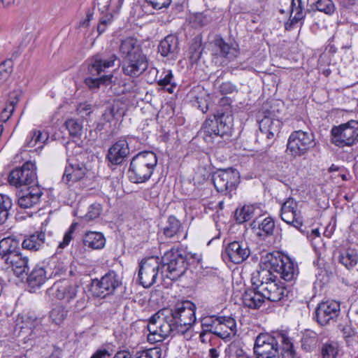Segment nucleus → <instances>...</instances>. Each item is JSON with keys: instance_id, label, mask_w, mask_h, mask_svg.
Returning <instances> with one entry per match:
<instances>
[{"instance_id": "obj_53", "label": "nucleus", "mask_w": 358, "mask_h": 358, "mask_svg": "<svg viewBox=\"0 0 358 358\" xmlns=\"http://www.w3.org/2000/svg\"><path fill=\"white\" fill-rule=\"evenodd\" d=\"M315 5L317 10L327 15H332L336 11V6L332 0H317Z\"/></svg>"}, {"instance_id": "obj_61", "label": "nucleus", "mask_w": 358, "mask_h": 358, "mask_svg": "<svg viewBox=\"0 0 358 358\" xmlns=\"http://www.w3.org/2000/svg\"><path fill=\"white\" fill-rule=\"evenodd\" d=\"M159 194L158 191L156 189L155 186H152L150 188L145 189L143 192V197L144 199L148 201L156 198Z\"/></svg>"}, {"instance_id": "obj_55", "label": "nucleus", "mask_w": 358, "mask_h": 358, "mask_svg": "<svg viewBox=\"0 0 358 358\" xmlns=\"http://www.w3.org/2000/svg\"><path fill=\"white\" fill-rule=\"evenodd\" d=\"M12 71V61L5 60L0 64V85L10 76Z\"/></svg>"}, {"instance_id": "obj_28", "label": "nucleus", "mask_w": 358, "mask_h": 358, "mask_svg": "<svg viewBox=\"0 0 358 358\" xmlns=\"http://www.w3.org/2000/svg\"><path fill=\"white\" fill-rule=\"evenodd\" d=\"M264 266V268L255 271L251 276L252 285L260 291L263 287L265 288L266 285L277 279L276 275L271 271L272 269L265 265Z\"/></svg>"}, {"instance_id": "obj_39", "label": "nucleus", "mask_w": 358, "mask_h": 358, "mask_svg": "<svg viewBox=\"0 0 358 358\" xmlns=\"http://www.w3.org/2000/svg\"><path fill=\"white\" fill-rule=\"evenodd\" d=\"M48 271L43 266L36 265L27 275V282L31 287H40L48 278Z\"/></svg>"}, {"instance_id": "obj_49", "label": "nucleus", "mask_w": 358, "mask_h": 358, "mask_svg": "<svg viewBox=\"0 0 358 358\" xmlns=\"http://www.w3.org/2000/svg\"><path fill=\"white\" fill-rule=\"evenodd\" d=\"M68 310L61 304L56 305L50 311V317L56 324L59 325L66 318Z\"/></svg>"}, {"instance_id": "obj_64", "label": "nucleus", "mask_w": 358, "mask_h": 358, "mask_svg": "<svg viewBox=\"0 0 358 358\" xmlns=\"http://www.w3.org/2000/svg\"><path fill=\"white\" fill-rule=\"evenodd\" d=\"M206 15L209 17L210 20H213L216 22H220L224 16L223 11L221 10H210Z\"/></svg>"}, {"instance_id": "obj_62", "label": "nucleus", "mask_w": 358, "mask_h": 358, "mask_svg": "<svg viewBox=\"0 0 358 358\" xmlns=\"http://www.w3.org/2000/svg\"><path fill=\"white\" fill-rule=\"evenodd\" d=\"M112 352L106 348L97 349L90 357V358H110Z\"/></svg>"}, {"instance_id": "obj_8", "label": "nucleus", "mask_w": 358, "mask_h": 358, "mask_svg": "<svg viewBox=\"0 0 358 358\" xmlns=\"http://www.w3.org/2000/svg\"><path fill=\"white\" fill-rule=\"evenodd\" d=\"M315 145L314 135L297 130L292 131L287 142L286 153L293 159L306 156Z\"/></svg>"}, {"instance_id": "obj_6", "label": "nucleus", "mask_w": 358, "mask_h": 358, "mask_svg": "<svg viewBox=\"0 0 358 358\" xmlns=\"http://www.w3.org/2000/svg\"><path fill=\"white\" fill-rule=\"evenodd\" d=\"M161 274L172 281L178 280L186 272L189 263L186 252L182 250L171 249L162 257Z\"/></svg>"}, {"instance_id": "obj_32", "label": "nucleus", "mask_w": 358, "mask_h": 358, "mask_svg": "<svg viewBox=\"0 0 358 358\" xmlns=\"http://www.w3.org/2000/svg\"><path fill=\"white\" fill-rule=\"evenodd\" d=\"M50 243L46 241L45 234L43 231H35L24 237L21 243L22 248L31 251H38L41 250L45 244Z\"/></svg>"}, {"instance_id": "obj_30", "label": "nucleus", "mask_w": 358, "mask_h": 358, "mask_svg": "<svg viewBox=\"0 0 358 358\" xmlns=\"http://www.w3.org/2000/svg\"><path fill=\"white\" fill-rule=\"evenodd\" d=\"M40 321L34 313H27L19 314L15 320L16 328L20 329V334H26L27 331L32 337L33 331L39 324Z\"/></svg>"}, {"instance_id": "obj_47", "label": "nucleus", "mask_w": 358, "mask_h": 358, "mask_svg": "<svg viewBox=\"0 0 358 358\" xmlns=\"http://www.w3.org/2000/svg\"><path fill=\"white\" fill-rule=\"evenodd\" d=\"M48 268L52 270L50 276H57L66 273L68 268L67 265L64 262L58 259L57 257L52 256L49 260Z\"/></svg>"}, {"instance_id": "obj_48", "label": "nucleus", "mask_w": 358, "mask_h": 358, "mask_svg": "<svg viewBox=\"0 0 358 358\" xmlns=\"http://www.w3.org/2000/svg\"><path fill=\"white\" fill-rule=\"evenodd\" d=\"M202 331L200 337L202 338L207 333H213L216 327L219 325V317L209 316L203 317L201 320Z\"/></svg>"}, {"instance_id": "obj_16", "label": "nucleus", "mask_w": 358, "mask_h": 358, "mask_svg": "<svg viewBox=\"0 0 358 358\" xmlns=\"http://www.w3.org/2000/svg\"><path fill=\"white\" fill-rule=\"evenodd\" d=\"M280 218L289 225L300 229L303 220L301 212L299 209V202L292 197L287 199L281 204Z\"/></svg>"}, {"instance_id": "obj_13", "label": "nucleus", "mask_w": 358, "mask_h": 358, "mask_svg": "<svg viewBox=\"0 0 358 358\" xmlns=\"http://www.w3.org/2000/svg\"><path fill=\"white\" fill-rule=\"evenodd\" d=\"M36 180V166L31 161L26 162L21 167L14 169L8 177L9 184L16 187L29 185Z\"/></svg>"}, {"instance_id": "obj_40", "label": "nucleus", "mask_w": 358, "mask_h": 358, "mask_svg": "<svg viewBox=\"0 0 358 358\" xmlns=\"http://www.w3.org/2000/svg\"><path fill=\"white\" fill-rule=\"evenodd\" d=\"M182 231V225L180 221L173 215H170L163 227V234L166 238H171L178 237Z\"/></svg>"}, {"instance_id": "obj_33", "label": "nucleus", "mask_w": 358, "mask_h": 358, "mask_svg": "<svg viewBox=\"0 0 358 358\" xmlns=\"http://www.w3.org/2000/svg\"><path fill=\"white\" fill-rule=\"evenodd\" d=\"M258 204H245L235 211L234 217L238 224H243L259 215Z\"/></svg>"}, {"instance_id": "obj_38", "label": "nucleus", "mask_w": 358, "mask_h": 358, "mask_svg": "<svg viewBox=\"0 0 358 358\" xmlns=\"http://www.w3.org/2000/svg\"><path fill=\"white\" fill-rule=\"evenodd\" d=\"M158 331L162 337V341L169 336L181 335L177 324L174 322L170 315L166 316L165 320L159 322Z\"/></svg>"}, {"instance_id": "obj_60", "label": "nucleus", "mask_w": 358, "mask_h": 358, "mask_svg": "<svg viewBox=\"0 0 358 358\" xmlns=\"http://www.w3.org/2000/svg\"><path fill=\"white\" fill-rule=\"evenodd\" d=\"M219 90L222 94H232L236 91V87L230 82H224L220 85Z\"/></svg>"}, {"instance_id": "obj_23", "label": "nucleus", "mask_w": 358, "mask_h": 358, "mask_svg": "<svg viewBox=\"0 0 358 358\" xmlns=\"http://www.w3.org/2000/svg\"><path fill=\"white\" fill-rule=\"evenodd\" d=\"M21 252L17 239L8 236L0 241V262L5 263Z\"/></svg>"}, {"instance_id": "obj_1", "label": "nucleus", "mask_w": 358, "mask_h": 358, "mask_svg": "<svg viewBox=\"0 0 358 358\" xmlns=\"http://www.w3.org/2000/svg\"><path fill=\"white\" fill-rule=\"evenodd\" d=\"M233 117L229 113L218 110L203 123L201 134L207 143L224 147L233 133Z\"/></svg>"}, {"instance_id": "obj_34", "label": "nucleus", "mask_w": 358, "mask_h": 358, "mask_svg": "<svg viewBox=\"0 0 358 358\" xmlns=\"http://www.w3.org/2000/svg\"><path fill=\"white\" fill-rule=\"evenodd\" d=\"M21 96L22 92L20 90H15L9 94L6 106L0 114V120L1 122H6L10 118Z\"/></svg>"}, {"instance_id": "obj_59", "label": "nucleus", "mask_w": 358, "mask_h": 358, "mask_svg": "<svg viewBox=\"0 0 358 358\" xmlns=\"http://www.w3.org/2000/svg\"><path fill=\"white\" fill-rule=\"evenodd\" d=\"M146 2L152 6L154 9L159 10L163 8H167L171 2V0H145Z\"/></svg>"}, {"instance_id": "obj_3", "label": "nucleus", "mask_w": 358, "mask_h": 358, "mask_svg": "<svg viewBox=\"0 0 358 358\" xmlns=\"http://www.w3.org/2000/svg\"><path fill=\"white\" fill-rule=\"evenodd\" d=\"M293 343L285 331H277L272 334H259L255 338L253 347L256 357L271 351L280 350L281 355H291Z\"/></svg>"}, {"instance_id": "obj_31", "label": "nucleus", "mask_w": 358, "mask_h": 358, "mask_svg": "<svg viewBox=\"0 0 358 358\" xmlns=\"http://www.w3.org/2000/svg\"><path fill=\"white\" fill-rule=\"evenodd\" d=\"M243 303L245 307L251 309L259 308L265 301L262 291L252 285L247 289L242 296Z\"/></svg>"}, {"instance_id": "obj_45", "label": "nucleus", "mask_w": 358, "mask_h": 358, "mask_svg": "<svg viewBox=\"0 0 358 358\" xmlns=\"http://www.w3.org/2000/svg\"><path fill=\"white\" fill-rule=\"evenodd\" d=\"M203 50L201 38L195 37L189 48V58L192 64L196 63L201 59Z\"/></svg>"}, {"instance_id": "obj_51", "label": "nucleus", "mask_w": 358, "mask_h": 358, "mask_svg": "<svg viewBox=\"0 0 358 358\" xmlns=\"http://www.w3.org/2000/svg\"><path fill=\"white\" fill-rule=\"evenodd\" d=\"M65 127L73 137H80L83 132V124L80 120L71 118L65 122Z\"/></svg>"}, {"instance_id": "obj_54", "label": "nucleus", "mask_w": 358, "mask_h": 358, "mask_svg": "<svg viewBox=\"0 0 358 358\" xmlns=\"http://www.w3.org/2000/svg\"><path fill=\"white\" fill-rule=\"evenodd\" d=\"M162 351L159 348H153L147 350L137 352L134 358H162Z\"/></svg>"}, {"instance_id": "obj_43", "label": "nucleus", "mask_w": 358, "mask_h": 358, "mask_svg": "<svg viewBox=\"0 0 358 358\" xmlns=\"http://www.w3.org/2000/svg\"><path fill=\"white\" fill-rule=\"evenodd\" d=\"M157 84L166 89L169 93H173L176 87V83L174 81L172 71L164 69L157 80Z\"/></svg>"}, {"instance_id": "obj_27", "label": "nucleus", "mask_w": 358, "mask_h": 358, "mask_svg": "<svg viewBox=\"0 0 358 358\" xmlns=\"http://www.w3.org/2000/svg\"><path fill=\"white\" fill-rule=\"evenodd\" d=\"M29 258L24 256L22 252L5 262V268H10L15 275L17 277L27 275L29 271Z\"/></svg>"}, {"instance_id": "obj_19", "label": "nucleus", "mask_w": 358, "mask_h": 358, "mask_svg": "<svg viewBox=\"0 0 358 358\" xmlns=\"http://www.w3.org/2000/svg\"><path fill=\"white\" fill-rule=\"evenodd\" d=\"M148 66L147 57L143 53H141L124 58L122 69L124 75L137 78L148 69Z\"/></svg>"}, {"instance_id": "obj_24", "label": "nucleus", "mask_w": 358, "mask_h": 358, "mask_svg": "<svg viewBox=\"0 0 358 358\" xmlns=\"http://www.w3.org/2000/svg\"><path fill=\"white\" fill-rule=\"evenodd\" d=\"M179 40L177 36L169 34L160 41L158 52L163 57L174 59L179 52Z\"/></svg>"}, {"instance_id": "obj_57", "label": "nucleus", "mask_w": 358, "mask_h": 358, "mask_svg": "<svg viewBox=\"0 0 358 358\" xmlns=\"http://www.w3.org/2000/svg\"><path fill=\"white\" fill-rule=\"evenodd\" d=\"M148 341L150 343H157L162 341V337L159 336V324H148Z\"/></svg>"}, {"instance_id": "obj_29", "label": "nucleus", "mask_w": 358, "mask_h": 358, "mask_svg": "<svg viewBox=\"0 0 358 358\" xmlns=\"http://www.w3.org/2000/svg\"><path fill=\"white\" fill-rule=\"evenodd\" d=\"M43 192L39 187H29L27 191L19 195L17 203L21 208H30L41 201Z\"/></svg>"}, {"instance_id": "obj_58", "label": "nucleus", "mask_w": 358, "mask_h": 358, "mask_svg": "<svg viewBox=\"0 0 358 358\" xmlns=\"http://www.w3.org/2000/svg\"><path fill=\"white\" fill-rule=\"evenodd\" d=\"M219 325L225 326L231 332H235L236 323L234 318L231 317L220 316L219 317Z\"/></svg>"}, {"instance_id": "obj_41", "label": "nucleus", "mask_w": 358, "mask_h": 358, "mask_svg": "<svg viewBox=\"0 0 358 358\" xmlns=\"http://www.w3.org/2000/svg\"><path fill=\"white\" fill-rule=\"evenodd\" d=\"M48 139L46 134H43L40 130L33 129L30 131L25 141L24 146L33 148L38 145V148H43V143Z\"/></svg>"}, {"instance_id": "obj_21", "label": "nucleus", "mask_w": 358, "mask_h": 358, "mask_svg": "<svg viewBox=\"0 0 358 358\" xmlns=\"http://www.w3.org/2000/svg\"><path fill=\"white\" fill-rule=\"evenodd\" d=\"M87 169L82 162H71L66 166L62 176V182L69 186L84 178L87 174Z\"/></svg>"}, {"instance_id": "obj_52", "label": "nucleus", "mask_w": 358, "mask_h": 358, "mask_svg": "<svg viewBox=\"0 0 358 358\" xmlns=\"http://www.w3.org/2000/svg\"><path fill=\"white\" fill-rule=\"evenodd\" d=\"M101 212V205L99 203H94L89 206L86 214L80 216V218L85 222H89L98 218Z\"/></svg>"}, {"instance_id": "obj_10", "label": "nucleus", "mask_w": 358, "mask_h": 358, "mask_svg": "<svg viewBox=\"0 0 358 358\" xmlns=\"http://www.w3.org/2000/svg\"><path fill=\"white\" fill-rule=\"evenodd\" d=\"M122 284V278L119 274L113 270H109L101 278L92 280L90 290L93 296L104 299L114 294Z\"/></svg>"}, {"instance_id": "obj_4", "label": "nucleus", "mask_w": 358, "mask_h": 358, "mask_svg": "<svg viewBox=\"0 0 358 358\" xmlns=\"http://www.w3.org/2000/svg\"><path fill=\"white\" fill-rule=\"evenodd\" d=\"M157 155L154 152L143 151L136 154L132 157L128 169L129 181L135 184L148 181L157 167Z\"/></svg>"}, {"instance_id": "obj_9", "label": "nucleus", "mask_w": 358, "mask_h": 358, "mask_svg": "<svg viewBox=\"0 0 358 358\" xmlns=\"http://www.w3.org/2000/svg\"><path fill=\"white\" fill-rule=\"evenodd\" d=\"M196 305L190 301L178 302L171 309L170 316L177 324L181 335L187 333L196 322Z\"/></svg>"}, {"instance_id": "obj_35", "label": "nucleus", "mask_w": 358, "mask_h": 358, "mask_svg": "<svg viewBox=\"0 0 358 358\" xmlns=\"http://www.w3.org/2000/svg\"><path fill=\"white\" fill-rule=\"evenodd\" d=\"M83 244L85 246L92 250L102 249L106 244V238L103 234L97 231H87L83 236Z\"/></svg>"}, {"instance_id": "obj_15", "label": "nucleus", "mask_w": 358, "mask_h": 358, "mask_svg": "<svg viewBox=\"0 0 358 358\" xmlns=\"http://www.w3.org/2000/svg\"><path fill=\"white\" fill-rule=\"evenodd\" d=\"M264 116L258 120L259 131L257 132V141L266 138V145H270L275 136L280 133L282 122L278 118H274L270 110L263 113Z\"/></svg>"}, {"instance_id": "obj_17", "label": "nucleus", "mask_w": 358, "mask_h": 358, "mask_svg": "<svg viewBox=\"0 0 358 358\" xmlns=\"http://www.w3.org/2000/svg\"><path fill=\"white\" fill-rule=\"evenodd\" d=\"M340 313V302L334 300L320 303L315 310L317 322L322 326L330 323L331 321L335 322Z\"/></svg>"}, {"instance_id": "obj_44", "label": "nucleus", "mask_w": 358, "mask_h": 358, "mask_svg": "<svg viewBox=\"0 0 358 358\" xmlns=\"http://www.w3.org/2000/svg\"><path fill=\"white\" fill-rule=\"evenodd\" d=\"M317 334L312 330H306L301 338L302 348L306 352L313 351L317 347Z\"/></svg>"}, {"instance_id": "obj_11", "label": "nucleus", "mask_w": 358, "mask_h": 358, "mask_svg": "<svg viewBox=\"0 0 358 358\" xmlns=\"http://www.w3.org/2000/svg\"><path fill=\"white\" fill-rule=\"evenodd\" d=\"M212 181L217 192L231 197L240 182V175L232 168L219 169L213 173Z\"/></svg>"}, {"instance_id": "obj_63", "label": "nucleus", "mask_w": 358, "mask_h": 358, "mask_svg": "<svg viewBox=\"0 0 358 358\" xmlns=\"http://www.w3.org/2000/svg\"><path fill=\"white\" fill-rule=\"evenodd\" d=\"M220 330L221 331H218V327H216L213 334L225 341H229L231 338V334L233 332H231V331H228L226 330L222 331V326H220Z\"/></svg>"}, {"instance_id": "obj_14", "label": "nucleus", "mask_w": 358, "mask_h": 358, "mask_svg": "<svg viewBox=\"0 0 358 358\" xmlns=\"http://www.w3.org/2000/svg\"><path fill=\"white\" fill-rule=\"evenodd\" d=\"M138 273L139 283L145 288L153 285L158 275L159 271H161V264L159 257H150L141 261Z\"/></svg>"}, {"instance_id": "obj_18", "label": "nucleus", "mask_w": 358, "mask_h": 358, "mask_svg": "<svg viewBox=\"0 0 358 358\" xmlns=\"http://www.w3.org/2000/svg\"><path fill=\"white\" fill-rule=\"evenodd\" d=\"M250 255L248 243L244 241H234L228 243L222 251V258L238 264L245 261Z\"/></svg>"}, {"instance_id": "obj_22", "label": "nucleus", "mask_w": 358, "mask_h": 358, "mask_svg": "<svg viewBox=\"0 0 358 358\" xmlns=\"http://www.w3.org/2000/svg\"><path fill=\"white\" fill-rule=\"evenodd\" d=\"M262 292L264 299L270 301L278 302L289 300V291L285 287L280 285L277 279L266 285L265 288L263 287Z\"/></svg>"}, {"instance_id": "obj_37", "label": "nucleus", "mask_w": 358, "mask_h": 358, "mask_svg": "<svg viewBox=\"0 0 358 358\" xmlns=\"http://www.w3.org/2000/svg\"><path fill=\"white\" fill-rule=\"evenodd\" d=\"M338 261L347 269L350 270L358 263V252L351 248L343 250L339 252Z\"/></svg>"}, {"instance_id": "obj_50", "label": "nucleus", "mask_w": 358, "mask_h": 358, "mask_svg": "<svg viewBox=\"0 0 358 358\" xmlns=\"http://www.w3.org/2000/svg\"><path fill=\"white\" fill-rule=\"evenodd\" d=\"M12 205L10 197L0 194V224H3L7 220Z\"/></svg>"}, {"instance_id": "obj_7", "label": "nucleus", "mask_w": 358, "mask_h": 358, "mask_svg": "<svg viewBox=\"0 0 358 358\" xmlns=\"http://www.w3.org/2000/svg\"><path fill=\"white\" fill-rule=\"evenodd\" d=\"M48 292L57 299L66 303L76 300L75 308L77 311L85 307L87 299L85 291L81 289L79 285L69 280L64 279L55 282Z\"/></svg>"}, {"instance_id": "obj_36", "label": "nucleus", "mask_w": 358, "mask_h": 358, "mask_svg": "<svg viewBox=\"0 0 358 358\" xmlns=\"http://www.w3.org/2000/svg\"><path fill=\"white\" fill-rule=\"evenodd\" d=\"M120 52L122 58L131 57L134 55L143 53L138 44L137 39L133 37H127L122 41L120 45Z\"/></svg>"}, {"instance_id": "obj_25", "label": "nucleus", "mask_w": 358, "mask_h": 358, "mask_svg": "<svg viewBox=\"0 0 358 358\" xmlns=\"http://www.w3.org/2000/svg\"><path fill=\"white\" fill-rule=\"evenodd\" d=\"M214 45L216 48L215 54L229 62L234 60L239 55L237 45L227 43L220 36L215 38Z\"/></svg>"}, {"instance_id": "obj_42", "label": "nucleus", "mask_w": 358, "mask_h": 358, "mask_svg": "<svg viewBox=\"0 0 358 358\" xmlns=\"http://www.w3.org/2000/svg\"><path fill=\"white\" fill-rule=\"evenodd\" d=\"M122 108L118 102L108 104L101 115V120L110 123L114 119L123 115Z\"/></svg>"}, {"instance_id": "obj_2", "label": "nucleus", "mask_w": 358, "mask_h": 358, "mask_svg": "<svg viewBox=\"0 0 358 358\" xmlns=\"http://www.w3.org/2000/svg\"><path fill=\"white\" fill-rule=\"evenodd\" d=\"M117 55L110 50L98 52L88 59L87 76L85 85L91 90H96L101 85H108L113 78V74L101 75L108 68L115 65Z\"/></svg>"}, {"instance_id": "obj_20", "label": "nucleus", "mask_w": 358, "mask_h": 358, "mask_svg": "<svg viewBox=\"0 0 358 358\" xmlns=\"http://www.w3.org/2000/svg\"><path fill=\"white\" fill-rule=\"evenodd\" d=\"M130 153L129 143L126 138H121L108 149L106 159L113 165H121Z\"/></svg>"}, {"instance_id": "obj_26", "label": "nucleus", "mask_w": 358, "mask_h": 358, "mask_svg": "<svg viewBox=\"0 0 358 358\" xmlns=\"http://www.w3.org/2000/svg\"><path fill=\"white\" fill-rule=\"evenodd\" d=\"M252 232L262 240L272 236L275 229V222L271 217H267L259 222L255 219L250 223Z\"/></svg>"}, {"instance_id": "obj_56", "label": "nucleus", "mask_w": 358, "mask_h": 358, "mask_svg": "<svg viewBox=\"0 0 358 358\" xmlns=\"http://www.w3.org/2000/svg\"><path fill=\"white\" fill-rule=\"evenodd\" d=\"M78 224L77 222H73L66 232L64 234L63 237V241L59 242L58 245L59 248H64L70 243L71 241L73 239V234H74L76 229H77Z\"/></svg>"}, {"instance_id": "obj_5", "label": "nucleus", "mask_w": 358, "mask_h": 358, "mask_svg": "<svg viewBox=\"0 0 358 358\" xmlns=\"http://www.w3.org/2000/svg\"><path fill=\"white\" fill-rule=\"evenodd\" d=\"M260 264L280 274L287 282H295L299 274L298 264L289 257L276 251L262 257Z\"/></svg>"}, {"instance_id": "obj_46", "label": "nucleus", "mask_w": 358, "mask_h": 358, "mask_svg": "<svg viewBox=\"0 0 358 358\" xmlns=\"http://www.w3.org/2000/svg\"><path fill=\"white\" fill-rule=\"evenodd\" d=\"M339 351V344L336 341L328 340L321 348L322 358H336Z\"/></svg>"}, {"instance_id": "obj_12", "label": "nucleus", "mask_w": 358, "mask_h": 358, "mask_svg": "<svg viewBox=\"0 0 358 358\" xmlns=\"http://www.w3.org/2000/svg\"><path fill=\"white\" fill-rule=\"evenodd\" d=\"M331 142L339 148L352 146L358 143V121L350 120L331 130Z\"/></svg>"}]
</instances>
